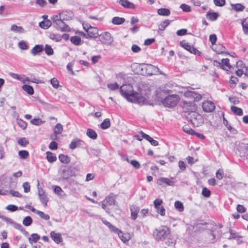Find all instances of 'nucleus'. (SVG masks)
Instances as JSON below:
<instances>
[{"label": "nucleus", "instance_id": "51", "mask_svg": "<svg viewBox=\"0 0 248 248\" xmlns=\"http://www.w3.org/2000/svg\"><path fill=\"white\" fill-rule=\"evenodd\" d=\"M9 75L11 77H12V78H13L14 79L18 80L20 81H23V79L22 78L23 75H20L14 73H12V72L10 73Z\"/></svg>", "mask_w": 248, "mask_h": 248}, {"label": "nucleus", "instance_id": "63", "mask_svg": "<svg viewBox=\"0 0 248 248\" xmlns=\"http://www.w3.org/2000/svg\"><path fill=\"white\" fill-rule=\"evenodd\" d=\"M180 8L183 10L184 12H189L191 10L190 6L186 4H182L180 5Z\"/></svg>", "mask_w": 248, "mask_h": 248}, {"label": "nucleus", "instance_id": "28", "mask_svg": "<svg viewBox=\"0 0 248 248\" xmlns=\"http://www.w3.org/2000/svg\"><path fill=\"white\" fill-rule=\"evenodd\" d=\"M54 191L56 194H57L61 197H63L65 195V194L63 190L59 186H54Z\"/></svg>", "mask_w": 248, "mask_h": 248}, {"label": "nucleus", "instance_id": "42", "mask_svg": "<svg viewBox=\"0 0 248 248\" xmlns=\"http://www.w3.org/2000/svg\"><path fill=\"white\" fill-rule=\"evenodd\" d=\"M175 208L179 212H182L184 211V207L183 204L180 201H176L174 203Z\"/></svg>", "mask_w": 248, "mask_h": 248}, {"label": "nucleus", "instance_id": "7", "mask_svg": "<svg viewBox=\"0 0 248 248\" xmlns=\"http://www.w3.org/2000/svg\"><path fill=\"white\" fill-rule=\"evenodd\" d=\"M143 66L144 67V71L141 73V75H156L159 72V68L152 64H145V65H143Z\"/></svg>", "mask_w": 248, "mask_h": 248}, {"label": "nucleus", "instance_id": "3", "mask_svg": "<svg viewBox=\"0 0 248 248\" xmlns=\"http://www.w3.org/2000/svg\"><path fill=\"white\" fill-rule=\"evenodd\" d=\"M170 231L167 226H162L154 230L153 236L157 241L164 240L170 234Z\"/></svg>", "mask_w": 248, "mask_h": 248}, {"label": "nucleus", "instance_id": "38", "mask_svg": "<svg viewBox=\"0 0 248 248\" xmlns=\"http://www.w3.org/2000/svg\"><path fill=\"white\" fill-rule=\"evenodd\" d=\"M71 42L75 45H79L81 43V38L78 36H72L70 38Z\"/></svg>", "mask_w": 248, "mask_h": 248}, {"label": "nucleus", "instance_id": "9", "mask_svg": "<svg viewBox=\"0 0 248 248\" xmlns=\"http://www.w3.org/2000/svg\"><path fill=\"white\" fill-rule=\"evenodd\" d=\"M99 40L102 43L110 45L113 41L112 36L108 32H105L99 35Z\"/></svg>", "mask_w": 248, "mask_h": 248}, {"label": "nucleus", "instance_id": "4", "mask_svg": "<svg viewBox=\"0 0 248 248\" xmlns=\"http://www.w3.org/2000/svg\"><path fill=\"white\" fill-rule=\"evenodd\" d=\"M116 197L111 193L102 202V208L108 214H110L112 207L115 205Z\"/></svg>", "mask_w": 248, "mask_h": 248}, {"label": "nucleus", "instance_id": "29", "mask_svg": "<svg viewBox=\"0 0 248 248\" xmlns=\"http://www.w3.org/2000/svg\"><path fill=\"white\" fill-rule=\"evenodd\" d=\"M125 21V19L123 17H120L118 16L114 17L112 19V22L115 25H121L124 23Z\"/></svg>", "mask_w": 248, "mask_h": 248}, {"label": "nucleus", "instance_id": "57", "mask_svg": "<svg viewBox=\"0 0 248 248\" xmlns=\"http://www.w3.org/2000/svg\"><path fill=\"white\" fill-rule=\"evenodd\" d=\"M0 218L1 219H2L3 220H4V221H5L8 224H10L12 225L13 223H14V221L13 219H12L10 218L7 217L2 215L1 214H0Z\"/></svg>", "mask_w": 248, "mask_h": 248}, {"label": "nucleus", "instance_id": "36", "mask_svg": "<svg viewBox=\"0 0 248 248\" xmlns=\"http://www.w3.org/2000/svg\"><path fill=\"white\" fill-rule=\"evenodd\" d=\"M110 126V121L109 119H105L101 124L100 127L103 129H106Z\"/></svg>", "mask_w": 248, "mask_h": 248}, {"label": "nucleus", "instance_id": "19", "mask_svg": "<svg viewBox=\"0 0 248 248\" xmlns=\"http://www.w3.org/2000/svg\"><path fill=\"white\" fill-rule=\"evenodd\" d=\"M139 211L140 208L137 206H133L130 208L131 217L132 219L135 220L137 219Z\"/></svg>", "mask_w": 248, "mask_h": 248}, {"label": "nucleus", "instance_id": "40", "mask_svg": "<svg viewBox=\"0 0 248 248\" xmlns=\"http://www.w3.org/2000/svg\"><path fill=\"white\" fill-rule=\"evenodd\" d=\"M241 25L244 33L246 35H248V22L246 19H244L241 22Z\"/></svg>", "mask_w": 248, "mask_h": 248}, {"label": "nucleus", "instance_id": "56", "mask_svg": "<svg viewBox=\"0 0 248 248\" xmlns=\"http://www.w3.org/2000/svg\"><path fill=\"white\" fill-rule=\"evenodd\" d=\"M8 193H10L14 197L17 198H21L22 197V195L18 191L14 190H10L9 191H8Z\"/></svg>", "mask_w": 248, "mask_h": 248}, {"label": "nucleus", "instance_id": "39", "mask_svg": "<svg viewBox=\"0 0 248 248\" xmlns=\"http://www.w3.org/2000/svg\"><path fill=\"white\" fill-rule=\"evenodd\" d=\"M170 21L169 20H165L162 22L158 26V30L164 31L166 27L170 24Z\"/></svg>", "mask_w": 248, "mask_h": 248}, {"label": "nucleus", "instance_id": "13", "mask_svg": "<svg viewBox=\"0 0 248 248\" xmlns=\"http://www.w3.org/2000/svg\"><path fill=\"white\" fill-rule=\"evenodd\" d=\"M83 142L79 139L76 138L72 140L69 144V148L74 150L77 148H79L83 145Z\"/></svg>", "mask_w": 248, "mask_h": 248}, {"label": "nucleus", "instance_id": "35", "mask_svg": "<svg viewBox=\"0 0 248 248\" xmlns=\"http://www.w3.org/2000/svg\"><path fill=\"white\" fill-rule=\"evenodd\" d=\"M22 89L24 91H25L30 95H32L34 93L33 88L30 85L25 84L22 86Z\"/></svg>", "mask_w": 248, "mask_h": 248}, {"label": "nucleus", "instance_id": "5", "mask_svg": "<svg viewBox=\"0 0 248 248\" xmlns=\"http://www.w3.org/2000/svg\"><path fill=\"white\" fill-rule=\"evenodd\" d=\"M52 20L55 27L57 30L62 31H70V27L64 23V20L60 16H54L52 17Z\"/></svg>", "mask_w": 248, "mask_h": 248}, {"label": "nucleus", "instance_id": "23", "mask_svg": "<svg viewBox=\"0 0 248 248\" xmlns=\"http://www.w3.org/2000/svg\"><path fill=\"white\" fill-rule=\"evenodd\" d=\"M143 65H145L144 63H135L133 65V67L136 69V72L138 74L141 75V73L144 71V67L142 66Z\"/></svg>", "mask_w": 248, "mask_h": 248}, {"label": "nucleus", "instance_id": "16", "mask_svg": "<svg viewBox=\"0 0 248 248\" xmlns=\"http://www.w3.org/2000/svg\"><path fill=\"white\" fill-rule=\"evenodd\" d=\"M140 134L141 135L142 138L146 139L147 140H148L152 145L153 146H157L158 145V142L157 141L154 140L152 138H151L150 136L144 133L142 131H141L140 132Z\"/></svg>", "mask_w": 248, "mask_h": 248}, {"label": "nucleus", "instance_id": "37", "mask_svg": "<svg viewBox=\"0 0 248 248\" xmlns=\"http://www.w3.org/2000/svg\"><path fill=\"white\" fill-rule=\"evenodd\" d=\"M40 238V237L39 235L36 233H33L31 235V237L29 238V241L31 244H32L33 242H36Z\"/></svg>", "mask_w": 248, "mask_h": 248}, {"label": "nucleus", "instance_id": "11", "mask_svg": "<svg viewBox=\"0 0 248 248\" xmlns=\"http://www.w3.org/2000/svg\"><path fill=\"white\" fill-rule=\"evenodd\" d=\"M175 183V179L173 177L167 178L165 177H161L157 179V184L159 186H162L163 184H166L168 186H174Z\"/></svg>", "mask_w": 248, "mask_h": 248}, {"label": "nucleus", "instance_id": "45", "mask_svg": "<svg viewBox=\"0 0 248 248\" xmlns=\"http://www.w3.org/2000/svg\"><path fill=\"white\" fill-rule=\"evenodd\" d=\"M32 222V219L31 217L29 216L26 217L23 220V224L25 226H29L31 225Z\"/></svg>", "mask_w": 248, "mask_h": 248}, {"label": "nucleus", "instance_id": "17", "mask_svg": "<svg viewBox=\"0 0 248 248\" xmlns=\"http://www.w3.org/2000/svg\"><path fill=\"white\" fill-rule=\"evenodd\" d=\"M50 236L52 239L57 244L60 243L62 240L61 234L56 233L54 231H52L50 232Z\"/></svg>", "mask_w": 248, "mask_h": 248}, {"label": "nucleus", "instance_id": "2", "mask_svg": "<svg viewBox=\"0 0 248 248\" xmlns=\"http://www.w3.org/2000/svg\"><path fill=\"white\" fill-rule=\"evenodd\" d=\"M184 95L187 98L193 99V101L183 100L181 102L182 107L184 108L186 112L194 111L196 109V107L194 102L200 100L202 98V95L192 91L185 92L184 93Z\"/></svg>", "mask_w": 248, "mask_h": 248}, {"label": "nucleus", "instance_id": "25", "mask_svg": "<svg viewBox=\"0 0 248 248\" xmlns=\"http://www.w3.org/2000/svg\"><path fill=\"white\" fill-rule=\"evenodd\" d=\"M63 130V126L62 125L58 123L55 126L54 128V134L56 136L57 135H59L62 133Z\"/></svg>", "mask_w": 248, "mask_h": 248}, {"label": "nucleus", "instance_id": "54", "mask_svg": "<svg viewBox=\"0 0 248 248\" xmlns=\"http://www.w3.org/2000/svg\"><path fill=\"white\" fill-rule=\"evenodd\" d=\"M37 214L42 219L47 220L49 219L50 217L48 215L45 214L44 212L39 211L37 212Z\"/></svg>", "mask_w": 248, "mask_h": 248}, {"label": "nucleus", "instance_id": "58", "mask_svg": "<svg viewBox=\"0 0 248 248\" xmlns=\"http://www.w3.org/2000/svg\"><path fill=\"white\" fill-rule=\"evenodd\" d=\"M23 187L24 188V191L25 193H28L30 191L31 186L29 183L26 182L23 184Z\"/></svg>", "mask_w": 248, "mask_h": 248}, {"label": "nucleus", "instance_id": "44", "mask_svg": "<svg viewBox=\"0 0 248 248\" xmlns=\"http://www.w3.org/2000/svg\"><path fill=\"white\" fill-rule=\"evenodd\" d=\"M18 155L20 157L23 159H26L29 156V152L26 150H21L19 151Z\"/></svg>", "mask_w": 248, "mask_h": 248}, {"label": "nucleus", "instance_id": "59", "mask_svg": "<svg viewBox=\"0 0 248 248\" xmlns=\"http://www.w3.org/2000/svg\"><path fill=\"white\" fill-rule=\"evenodd\" d=\"M50 82L52 86L54 88H58L59 86V81L55 78H52L50 80Z\"/></svg>", "mask_w": 248, "mask_h": 248}, {"label": "nucleus", "instance_id": "62", "mask_svg": "<svg viewBox=\"0 0 248 248\" xmlns=\"http://www.w3.org/2000/svg\"><path fill=\"white\" fill-rule=\"evenodd\" d=\"M155 209L156 212L161 216H164L165 215V210L162 206L155 208Z\"/></svg>", "mask_w": 248, "mask_h": 248}, {"label": "nucleus", "instance_id": "12", "mask_svg": "<svg viewBox=\"0 0 248 248\" xmlns=\"http://www.w3.org/2000/svg\"><path fill=\"white\" fill-rule=\"evenodd\" d=\"M202 108L205 112H212L215 109V105L212 101H205L202 103Z\"/></svg>", "mask_w": 248, "mask_h": 248}, {"label": "nucleus", "instance_id": "6", "mask_svg": "<svg viewBox=\"0 0 248 248\" xmlns=\"http://www.w3.org/2000/svg\"><path fill=\"white\" fill-rule=\"evenodd\" d=\"M179 96L176 94L170 95L166 97L161 101L163 105L168 108H172L175 106L179 102Z\"/></svg>", "mask_w": 248, "mask_h": 248}, {"label": "nucleus", "instance_id": "32", "mask_svg": "<svg viewBox=\"0 0 248 248\" xmlns=\"http://www.w3.org/2000/svg\"><path fill=\"white\" fill-rule=\"evenodd\" d=\"M157 14L160 16H168L170 12L169 9L167 8H160L157 10Z\"/></svg>", "mask_w": 248, "mask_h": 248}, {"label": "nucleus", "instance_id": "55", "mask_svg": "<svg viewBox=\"0 0 248 248\" xmlns=\"http://www.w3.org/2000/svg\"><path fill=\"white\" fill-rule=\"evenodd\" d=\"M127 162H130V163L136 169H139L140 167V163L136 160H132L130 161H129L128 158L126 159Z\"/></svg>", "mask_w": 248, "mask_h": 248}, {"label": "nucleus", "instance_id": "27", "mask_svg": "<svg viewBox=\"0 0 248 248\" xmlns=\"http://www.w3.org/2000/svg\"><path fill=\"white\" fill-rule=\"evenodd\" d=\"M222 64L221 67L225 70H228L231 67V65L229 64V60L228 59H222Z\"/></svg>", "mask_w": 248, "mask_h": 248}, {"label": "nucleus", "instance_id": "8", "mask_svg": "<svg viewBox=\"0 0 248 248\" xmlns=\"http://www.w3.org/2000/svg\"><path fill=\"white\" fill-rule=\"evenodd\" d=\"M59 174L63 179H67L73 175L71 169L64 166H61L59 170Z\"/></svg>", "mask_w": 248, "mask_h": 248}, {"label": "nucleus", "instance_id": "30", "mask_svg": "<svg viewBox=\"0 0 248 248\" xmlns=\"http://www.w3.org/2000/svg\"><path fill=\"white\" fill-rule=\"evenodd\" d=\"M46 154V159L48 162L52 163L56 160L57 157L54 154L50 152H47Z\"/></svg>", "mask_w": 248, "mask_h": 248}, {"label": "nucleus", "instance_id": "15", "mask_svg": "<svg viewBox=\"0 0 248 248\" xmlns=\"http://www.w3.org/2000/svg\"><path fill=\"white\" fill-rule=\"evenodd\" d=\"M118 235L122 241L124 243L128 242L131 238V236L129 233H124L121 230L118 232Z\"/></svg>", "mask_w": 248, "mask_h": 248}, {"label": "nucleus", "instance_id": "43", "mask_svg": "<svg viewBox=\"0 0 248 248\" xmlns=\"http://www.w3.org/2000/svg\"><path fill=\"white\" fill-rule=\"evenodd\" d=\"M15 229L20 230L21 232L24 233L25 234H28V232L23 228L21 225L14 222V223L12 225Z\"/></svg>", "mask_w": 248, "mask_h": 248}, {"label": "nucleus", "instance_id": "52", "mask_svg": "<svg viewBox=\"0 0 248 248\" xmlns=\"http://www.w3.org/2000/svg\"><path fill=\"white\" fill-rule=\"evenodd\" d=\"M18 143L23 147H25L29 144V141L25 138H20L18 140Z\"/></svg>", "mask_w": 248, "mask_h": 248}, {"label": "nucleus", "instance_id": "31", "mask_svg": "<svg viewBox=\"0 0 248 248\" xmlns=\"http://www.w3.org/2000/svg\"><path fill=\"white\" fill-rule=\"evenodd\" d=\"M231 109L232 111L235 115L238 116H242L243 115V110L240 108L237 107L236 106H232Z\"/></svg>", "mask_w": 248, "mask_h": 248}, {"label": "nucleus", "instance_id": "34", "mask_svg": "<svg viewBox=\"0 0 248 248\" xmlns=\"http://www.w3.org/2000/svg\"><path fill=\"white\" fill-rule=\"evenodd\" d=\"M87 135L90 138L95 140L97 138V135L96 132L91 129H88L86 132Z\"/></svg>", "mask_w": 248, "mask_h": 248}, {"label": "nucleus", "instance_id": "1", "mask_svg": "<svg viewBox=\"0 0 248 248\" xmlns=\"http://www.w3.org/2000/svg\"><path fill=\"white\" fill-rule=\"evenodd\" d=\"M120 92L122 95L128 101L142 104L145 101V98L140 94L134 93L132 86L130 84L123 85L121 87Z\"/></svg>", "mask_w": 248, "mask_h": 248}, {"label": "nucleus", "instance_id": "48", "mask_svg": "<svg viewBox=\"0 0 248 248\" xmlns=\"http://www.w3.org/2000/svg\"><path fill=\"white\" fill-rule=\"evenodd\" d=\"M183 130L185 132L188 134L194 135L195 134V131L187 125H185L183 127Z\"/></svg>", "mask_w": 248, "mask_h": 248}, {"label": "nucleus", "instance_id": "53", "mask_svg": "<svg viewBox=\"0 0 248 248\" xmlns=\"http://www.w3.org/2000/svg\"><path fill=\"white\" fill-rule=\"evenodd\" d=\"M107 87L110 90L115 91L119 89V85L117 83H113L108 84Z\"/></svg>", "mask_w": 248, "mask_h": 248}, {"label": "nucleus", "instance_id": "18", "mask_svg": "<svg viewBox=\"0 0 248 248\" xmlns=\"http://www.w3.org/2000/svg\"><path fill=\"white\" fill-rule=\"evenodd\" d=\"M119 4L126 8L135 9V6L134 4L128 0H120L119 1Z\"/></svg>", "mask_w": 248, "mask_h": 248}, {"label": "nucleus", "instance_id": "14", "mask_svg": "<svg viewBox=\"0 0 248 248\" xmlns=\"http://www.w3.org/2000/svg\"><path fill=\"white\" fill-rule=\"evenodd\" d=\"M58 16H60L64 21L70 20L73 17V13L70 11H63Z\"/></svg>", "mask_w": 248, "mask_h": 248}, {"label": "nucleus", "instance_id": "41", "mask_svg": "<svg viewBox=\"0 0 248 248\" xmlns=\"http://www.w3.org/2000/svg\"><path fill=\"white\" fill-rule=\"evenodd\" d=\"M218 15L217 13H209L207 14V17L211 21H215L217 19Z\"/></svg>", "mask_w": 248, "mask_h": 248}, {"label": "nucleus", "instance_id": "61", "mask_svg": "<svg viewBox=\"0 0 248 248\" xmlns=\"http://www.w3.org/2000/svg\"><path fill=\"white\" fill-rule=\"evenodd\" d=\"M18 45L19 47L22 50H26L28 48L27 44L23 41L19 42Z\"/></svg>", "mask_w": 248, "mask_h": 248}, {"label": "nucleus", "instance_id": "24", "mask_svg": "<svg viewBox=\"0 0 248 248\" xmlns=\"http://www.w3.org/2000/svg\"><path fill=\"white\" fill-rule=\"evenodd\" d=\"M231 6L232 9L236 12L243 11L245 9V6L241 3L231 4Z\"/></svg>", "mask_w": 248, "mask_h": 248}, {"label": "nucleus", "instance_id": "50", "mask_svg": "<svg viewBox=\"0 0 248 248\" xmlns=\"http://www.w3.org/2000/svg\"><path fill=\"white\" fill-rule=\"evenodd\" d=\"M39 197L42 203L44 204L45 206H46L48 201L46 194L45 195H41V196H39Z\"/></svg>", "mask_w": 248, "mask_h": 248}, {"label": "nucleus", "instance_id": "47", "mask_svg": "<svg viewBox=\"0 0 248 248\" xmlns=\"http://www.w3.org/2000/svg\"><path fill=\"white\" fill-rule=\"evenodd\" d=\"M44 50L47 55L50 56L53 54L54 51L51 46L48 45H46Z\"/></svg>", "mask_w": 248, "mask_h": 248}, {"label": "nucleus", "instance_id": "20", "mask_svg": "<svg viewBox=\"0 0 248 248\" xmlns=\"http://www.w3.org/2000/svg\"><path fill=\"white\" fill-rule=\"evenodd\" d=\"M180 44L182 46H183L186 50L189 51L191 53L195 54L197 51L196 49L193 47H192L187 43L181 42Z\"/></svg>", "mask_w": 248, "mask_h": 248}, {"label": "nucleus", "instance_id": "33", "mask_svg": "<svg viewBox=\"0 0 248 248\" xmlns=\"http://www.w3.org/2000/svg\"><path fill=\"white\" fill-rule=\"evenodd\" d=\"M11 30L12 31L15 32L23 33L24 32V30L22 27L17 26L15 24L11 26Z\"/></svg>", "mask_w": 248, "mask_h": 248}, {"label": "nucleus", "instance_id": "26", "mask_svg": "<svg viewBox=\"0 0 248 248\" xmlns=\"http://www.w3.org/2000/svg\"><path fill=\"white\" fill-rule=\"evenodd\" d=\"M59 159L60 161L64 164H67L70 161V158L66 155L63 154H61L59 156Z\"/></svg>", "mask_w": 248, "mask_h": 248}, {"label": "nucleus", "instance_id": "22", "mask_svg": "<svg viewBox=\"0 0 248 248\" xmlns=\"http://www.w3.org/2000/svg\"><path fill=\"white\" fill-rule=\"evenodd\" d=\"M43 47L41 45H35L31 50V53L33 55H36L43 50Z\"/></svg>", "mask_w": 248, "mask_h": 248}, {"label": "nucleus", "instance_id": "60", "mask_svg": "<svg viewBox=\"0 0 248 248\" xmlns=\"http://www.w3.org/2000/svg\"><path fill=\"white\" fill-rule=\"evenodd\" d=\"M214 3L217 6L222 7L225 4V0H214Z\"/></svg>", "mask_w": 248, "mask_h": 248}, {"label": "nucleus", "instance_id": "46", "mask_svg": "<svg viewBox=\"0 0 248 248\" xmlns=\"http://www.w3.org/2000/svg\"><path fill=\"white\" fill-rule=\"evenodd\" d=\"M17 124L23 129H25L27 126V123L21 119H17Z\"/></svg>", "mask_w": 248, "mask_h": 248}, {"label": "nucleus", "instance_id": "10", "mask_svg": "<svg viewBox=\"0 0 248 248\" xmlns=\"http://www.w3.org/2000/svg\"><path fill=\"white\" fill-rule=\"evenodd\" d=\"M84 29L86 31L88 35L90 38H95L98 35V30L97 28L92 27L90 26L87 27L84 24L83 25Z\"/></svg>", "mask_w": 248, "mask_h": 248}, {"label": "nucleus", "instance_id": "64", "mask_svg": "<svg viewBox=\"0 0 248 248\" xmlns=\"http://www.w3.org/2000/svg\"><path fill=\"white\" fill-rule=\"evenodd\" d=\"M202 194L205 197H209L211 195V192L207 188L204 187L202 190Z\"/></svg>", "mask_w": 248, "mask_h": 248}, {"label": "nucleus", "instance_id": "21", "mask_svg": "<svg viewBox=\"0 0 248 248\" xmlns=\"http://www.w3.org/2000/svg\"><path fill=\"white\" fill-rule=\"evenodd\" d=\"M197 118H194L191 120V123L195 126H199L203 123L202 117L200 115H197Z\"/></svg>", "mask_w": 248, "mask_h": 248}, {"label": "nucleus", "instance_id": "49", "mask_svg": "<svg viewBox=\"0 0 248 248\" xmlns=\"http://www.w3.org/2000/svg\"><path fill=\"white\" fill-rule=\"evenodd\" d=\"M44 123L41 119L40 118H34L31 121V123L32 124L35 125H40Z\"/></svg>", "mask_w": 248, "mask_h": 248}]
</instances>
